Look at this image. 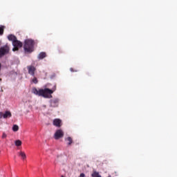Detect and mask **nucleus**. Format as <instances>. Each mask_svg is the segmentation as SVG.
<instances>
[{"label": "nucleus", "instance_id": "obj_1", "mask_svg": "<svg viewBox=\"0 0 177 177\" xmlns=\"http://www.w3.org/2000/svg\"><path fill=\"white\" fill-rule=\"evenodd\" d=\"M56 91V84L53 86L52 89L46 88H33L32 92L35 95H37L38 96H42V97H45L46 99L52 98V93Z\"/></svg>", "mask_w": 177, "mask_h": 177}, {"label": "nucleus", "instance_id": "obj_2", "mask_svg": "<svg viewBox=\"0 0 177 177\" xmlns=\"http://www.w3.org/2000/svg\"><path fill=\"white\" fill-rule=\"evenodd\" d=\"M34 45L35 41L31 39H27L24 41V49L27 53H32L34 52Z\"/></svg>", "mask_w": 177, "mask_h": 177}, {"label": "nucleus", "instance_id": "obj_3", "mask_svg": "<svg viewBox=\"0 0 177 177\" xmlns=\"http://www.w3.org/2000/svg\"><path fill=\"white\" fill-rule=\"evenodd\" d=\"M9 52H10V47H9L8 44L1 47L0 48V59H1V57H3V56H6V55L9 54Z\"/></svg>", "mask_w": 177, "mask_h": 177}, {"label": "nucleus", "instance_id": "obj_4", "mask_svg": "<svg viewBox=\"0 0 177 177\" xmlns=\"http://www.w3.org/2000/svg\"><path fill=\"white\" fill-rule=\"evenodd\" d=\"M12 45L14 48H12L13 52H16L17 50H19V48H21L23 46V43L19 40H15V42L12 43Z\"/></svg>", "mask_w": 177, "mask_h": 177}, {"label": "nucleus", "instance_id": "obj_5", "mask_svg": "<svg viewBox=\"0 0 177 177\" xmlns=\"http://www.w3.org/2000/svg\"><path fill=\"white\" fill-rule=\"evenodd\" d=\"M64 136V132H63V130L62 129L57 130L54 134V138L56 140L61 139V138H63Z\"/></svg>", "mask_w": 177, "mask_h": 177}, {"label": "nucleus", "instance_id": "obj_6", "mask_svg": "<svg viewBox=\"0 0 177 177\" xmlns=\"http://www.w3.org/2000/svg\"><path fill=\"white\" fill-rule=\"evenodd\" d=\"M10 117H12V113L10 111H6L4 113L3 112H0V119L10 118Z\"/></svg>", "mask_w": 177, "mask_h": 177}, {"label": "nucleus", "instance_id": "obj_7", "mask_svg": "<svg viewBox=\"0 0 177 177\" xmlns=\"http://www.w3.org/2000/svg\"><path fill=\"white\" fill-rule=\"evenodd\" d=\"M28 74H30V75H32V77H34V75H35V67L32 66H28Z\"/></svg>", "mask_w": 177, "mask_h": 177}, {"label": "nucleus", "instance_id": "obj_8", "mask_svg": "<svg viewBox=\"0 0 177 177\" xmlns=\"http://www.w3.org/2000/svg\"><path fill=\"white\" fill-rule=\"evenodd\" d=\"M57 106H59V100L55 99V100H52L50 101L51 107H57Z\"/></svg>", "mask_w": 177, "mask_h": 177}, {"label": "nucleus", "instance_id": "obj_9", "mask_svg": "<svg viewBox=\"0 0 177 177\" xmlns=\"http://www.w3.org/2000/svg\"><path fill=\"white\" fill-rule=\"evenodd\" d=\"M53 125H55V127H58L59 128H60V127H62V120L60 119H55L53 120Z\"/></svg>", "mask_w": 177, "mask_h": 177}, {"label": "nucleus", "instance_id": "obj_10", "mask_svg": "<svg viewBox=\"0 0 177 177\" xmlns=\"http://www.w3.org/2000/svg\"><path fill=\"white\" fill-rule=\"evenodd\" d=\"M8 39H9L10 41H12L13 44V42L17 40V37H16V36H15L14 35H10L8 36Z\"/></svg>", "mask_w": 177, "mask_h": 177}, {"label": "nucleus", "instance_id": "obj_11", "mask_svg": "<svg viewBox=\"0 0 177 177\" xmlns=\"http://www.w3.org/2000/svg\"><path fill=\"white\" fill-rule=\"evenodd\" d=\"M45 57H46V53H40L38 55V59H39L40 60H42V59H45Z\"/></svg>", "mask_w": 177, "mask_h": 177}, {"label": "nucleus", "instance_id": "obj_12", "mask_svg": "<svg viewBox=\"0 0 177 177\" xmlns=\"http://www.w3.org/2000/svg\"><path fill=\"white\" fill-rule=\"evenodd\" d=\"M65 140L68 142V146H71V145H73V138L71 137L65 138Z\"/></svg>", "mask_w": 177, "mask_h": 177}, {"label": "nucleus", "instance_id": "obj_13", "mask_svg": "<svg viewBox=\"0 0 177 177\" xmlns=\"http://www.w3.org/2000/svg\"><path fill=\"white\" fill-rule=\"evenodd\" d=\"M19 156L21 157L23 160H26L27 158V156L26 155V153L23 151H19Z\"/></svg>", "mask_w": 177, "mask_h": 177}, {"label": "nucleus", "instance_id": "obj_14", "mask_svg": "<svg viewBox=\"0 0 177 177\" xmlns=\"http://www.w3.org/2000/svg\"><path fill=\"white\" fill-rule=\"evenodd\" d=\"M91 176L92 177H102V176H100L97 171H93Z\"/></svg>", "mask_w": 177, "mask_h": 177}, {"label": "nucleus", "instance_id": "obj_15", "mask_svg": "<svg viewBox=\"0 0 177 177\" xmlns=\"http://www.w3.org/2000/svg\"><path fill=\"white\" fill-rule=\"evenodd\" d=\"M12 131L14 132H17V131H19V126L17 124H14L12 127Z\"/></svg>", "mask_w": 177, "mask_h": 177}, {"label": "nucleus", "instance_id": "obj_16", "mask_svg": "<svg viewBox=\"0 0 177 177\" xmlns=\"http://www.w3.org/2000/svg\"><path fill=\"white\" fill-rule=\"evenodd\" d=\"M15 146H17V147L21 146V140H16L15 141Z\"/></svg>", "mask_w": 177, "mask_h": 177}, {"label": "nucleus", "instance_id": "obj_17", "mask_svg": "<svg viewBox=\"0 0 177 177\" xmlns=\"http://www.w3.org/2000/svg\"><path fill=\"white\" fill-rule=\"evenodd\" d=\"M3 35V26L0 27V35Z\"/></svg>", "mask_w": 177, "mask_h": 177}, {"label": "nucleus", "instance_id": "obj_18", "mask_svg": "<svg viewBox=\"0 0 177 177\" xmlns=\"http://www.w3.org/2000/svg\"><path fill=\"white\" fill-rule=\"evenodd\" d=\"M32 82L33 84H38V80L37 79V77H34L32 79Z\"/></svg>", "mask_w": 177, "mask_h": 177}, {"label": "nucleus", "instance_id": "obj_19", "mask_svg": "<svg viewBox=\"0 0 177 177\" xmlns=\"http://www.w3.org/2000/svg\"><path fill=\"white\" fill-rule=\"evenodd\" d=\"M70 71H71V73H77V71H78L74 69L73 68H70Z\"/></svg>", "mask_w": 177, "mask_h": 177}, {"label": "nucleus", "instance_id": "obj_20", "mask_svg": "<svg viewBox=\"0 0 177 177\" xmlns=\"http://www.w3.org/2000/svg\"><path fill=\"white\" fill-rule=\"evenodd\" d=\"M7 135H6V133H3V135H2V139H6V138H7Z\"/></svg>", "mask_w": 177, "mask_h": 177}, {"label": "nucleus", "instance_id": "obj_21", "mask_svg": "<svg viewBox=\"0 0 177 177\" xmlns=\"http://www.w3.org/2000/svg\"><path fill=\"white\" fill-rule=\"evenodd\" d=\"M80 177H85V174L84 173L80 174Z\"/></svg>", "mask_w": 177, "mask_h": 177}, {"label": "nucleus", "instance_id": "obj_22", "mask_svg": "<svg viewBox=\"0 0 177 177\" xmlns=\"http://www.w3.org/2000/svg\"><path fill=\"white\" fill-rule=\"evenodd\" d=\"M1 67H2V64L0 63V70H1Z\"/></svg>", "mask_w": 177, "mask_h": 177}, {"label": "nucleus", "instance_id": "obj_23", "mask_svg": "<svg viewBox=\"0 0 177 177\" xmlns=\"http://www.w3.org/2000/svg\"><path fill=\"white\" fill-rule=\"evenodd\" d=\"M0 81H2V79H0Z\"/></svg>", "mask_w": 177, "mask_h": 177}, {"label": "nucleus", "instance_id": "obj_24", "mask_svg": "<svg viewBox=\"0 0 177 177\" xmlns=\"http://www.w3.org/2000/svg\"><path fill=\"white\" fill-rule=\"evenodd\" d=\"M61 177H64V176H62Z\"/></svg>", "mask_w": 177, "mask_h": 177}]
</instances>
